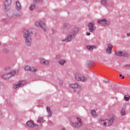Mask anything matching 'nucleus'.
I'll return each instance as SVG.
<instances>
[{
    "label": "nucleus",
    "instance_id": "2",
    "mask_svg": "<svg viewBox=\"0 0 130 130\" xmlns=\"http://www.w3.org/2000/svg\"><path fill=\"white\" fill-rule=\"evenodd\" d=\"M23 38L26 45L30 46L31 45V43H32V38L31 37V35L30 34V32H29V30H28V29L24 30Z\"/></svg>",
    "mask_w": 130,
    "mask_h": 130
},
{
    "label": "nucleus",
    "instance_id": "34",
    "mask_svg": "<svg viewBox=\"0 0 130 130\" xmlns=\"http://www.w3.org/2000/svg\"><path fill=\"white\" fill-rule=\"evenodd\" d=\"M48 123H52V122H51V121H48Z\"/></svg>",
    "mask_w": 130,
    "mask_h": 130
},
{
    "label": "nucleus",
    "instance_id": "4",
    "mask_svg": "<svg viewBox=\"0 0 130 130\" xmlns=\"http://www.w3.org/2000/svg\"><path fill=\"white\" fill-rule=\"evenodd\" d=\"M16 74V70H12L10 72V73L7 74H4L2 76L3 79H10V78H12L13 76H15Z\"/></svg>",
    "mask_w": 130,
    "mask_h": 130
},
{
    "label": "nucleus",
    "instance_id": "20",
    "mask_svg": "<svg viewBox=\"0 0 130 130\" xmlns=\"http://www.w3.org/2000/svg\"><path fill=\"white\" fill-rule=\"evenodd\" d=\"M87 48L88 50H93L94 49L97 48V47L95 46H87Z\"/></svg>",
    "mask_w": 130,
    "mask_h": 130
},
{
    "label": "nucleus",
    "instance_id": "14",
    "mask_svg": "<svg viewBox=\"0 0 130 130\" xmlns=\"http://www.w3.org/2000/svg\"><path fill=\"white\" fill-rule=\"evenodd\" d=\"M36 124L34 123V122L32 120L28 121L26 122V126H29V127H34V126H36Z\"/></svg>",
    "mask_w": 130,
    "mask_h": 130
},
{
    "label": "nucleus",
    "instance_id": "30",
    "mask_svg": "<svg viewBox=\"0 0 130 130\" xmlns=\"http://www.w3.org/2000/svg\"><path fill=\"white\" fill-rule=\"evenodd\" d=\"M59 84H60V85H63V82L62 81V80L59 81Z\"/></svg>",
    "mask_w": 130,
    "mask_h": 130
},
{
    "label": "nucleus",
    "instance_id": "27",
    "mask_svg": "<svg viewBox=\"0 0 130 130\" xmlns=\"http://www.w3.org/2000/svg\"><path fill=\"white\" fill-rule=\"evenodd\" d=\"M34 9H35V6L34 5H31L29 7V10H30V11H33Z\"/></svg>",
    "mask_w": 130,
    "mask_h": 130
},
{
    "label": "nucleus",
    "instance_id": "33",
    "mask_svg": "<svg viewBox=\"0 0 130 130\" xmlns=\"http://www.w3.org/2000/svg\"><path fill=\"white\" fill-rule=\"evenodd\" d=\"M127 36L130 37V33L127 34Z\"/></svg>",
    "mask_w": 130,
    "mask_h": 130
},
{
    "label": "nucleus",
    "instance_id": "31",
    "mask_svg": "<svg viewBox=\"0 0 130 130\" xmlns=\"http://www.w3.org/2000/svg\"><path fill=\"white\" fill-rule=\"evenodd\" d=\"M108 82H109V80L107 79V81H104V83H106V84H107V83H108Z\"/></svg>",
    "mask_w": 130,
    "mask_h": 130
},
{
    "label": "nucleus",
    "instance_id": "10",
    "mask_svg": "<svg viewBox=\"0 0 130 130\" xmlns=\"http://www.w3.org/2000/svg\"><path fill=\"white\" fill-rule=\"evenodd\" d=\"M115 54L116 55H118V56H124L125 57H128L129 56L128 53L120 51H116Z\"/></svg>",
    "mask_w": 130,
    "mask_h": 130
},
{
    "label": "nucleus",
    "instance_id": "29",
    "mask_svg": "<svg viewBox=\"0 0 130 130\" xmlns=\"http://www.w3.org/2000/svg\"><path fill=\"white\" fill-rule=\"evenodd\" d=\"M11 70V67H7L5 68V71H10Z\"/></svg>",
    "mask_w": 130,
    "mask_h": 130
},
{
    "label": "nucleus",
    "instance_id": "21",
    "mask_svg": "<svg viewBox=\"0 0 130 130\" xmlns=\"http://www.w3.org/2000/svg\"><path fill=\"white\" fill-rule=\"evenodd\" d=\"M124 99L125 101H129L130 95L128 94H125L124 96Z\"/></svg>",
    "mask_w": 130,
    "mask_h": 130
},
{
    "label": "nucleus",
    "instance_id": "22",
    "mask_svg": "<svg viewBox=\"0 0 130 130\" xmlns=\"http://www.w3.org/2000/svg\"><path fill=\"white\" fill-rule=\"evenodd\" d=\"M37 121L39 123H43V122H44V119H43V118L42 117H41V118H39L38 120H37Z\"/></svg>",
    "mask_w": 130,
    "mask_h": 130
},
{
    "label": "nucleus",
    "instance_id": "23",
    "mask_svg": "<svg viewBox=\"0 0 130 130\" xmlns=\"http://www.w3.org/2000/svg\"><path fill=\"white\" fill-rule=\"evenodd\" d=\"M58 63H59V64H61L62 66H63V64L66 63V60H64V59L59 60L58 61Z\"/></svg>",
    "mask_w": 130,
    "mask_h": 130
},
{
    "label": "nucleus",
    "instance_id": "35",
    "mask_svg": "<svg viewBox=\"0 0 130 130\" xmlns=\"http://www.w3.org/2000/svg\"><path fill=\"white\" fill-rule=\"evenodd\" d=\"M35 2H37V1H41V2H42V0H34Z\"/></svg>",
    "mask_w": 130,
    "mask_h": 130
},
{
    "label": "nucleus",
    "instance_id": "41",
    "mask_svg": "<svg viewBox=\"0 0 130 130\" xmlns=\"http://www.w3.org/2000/svg\"><path fill=\"white\" fill-rule=\"evenodd\" d=\"M0 45H1V43H0Z\"/></svg>",
    "mask_w": 130,
    "mask_h": 130
},
{
    "label": "nucleus",
    "instance_id": "17",
    "mask_svg": "<svg viewBox=\"0 0 130 130\" xmlns=\"http://www.w3.org/2000/svg\"><path fill=\"white\" fill-rule=\"evenodd\" d=\"M112 48H113V46L111 44L108 45V48L106 49L107 53H111V50H112Z\"/></svg>",
    "mask_w": 130,
    "mask_h": 130
},
{
    "label": "nucleus",
    "instance_id": "11",
    "mask_svg": "<svg viewBox=\"0 0 130 130\" xmlns=\"http://www.w3.org/2000/svg\"><path fill=\"white\" fill-rule=\"evenodd\" d=\"M77 120L78 121V122L73 123V126H74V127H80V126L83 125V123L82 122L81 118L77 117Z\"/></svg>",
    "mask_w": 130,
    "mask_h": 130
},
{
    "label": "nucleus",
    "instance_id": "24",
    "mask_svg": "<svg viewBox=\"0 0 130 130\" xmlns=\"http://www.w3.org/2000/svg\"><path fill=\"white\" fill-rule=\"evenodd\" d=\"M121 115H125V108H123L121 111Z\"/></svg>",
    "mask_w": 130,
    "mask_h": 130
},
{
    "label": "nucleus",
    "instance_id": "16",
    "mask_svg": "<svg viewBox=\"0 0 130 130\" xmlns=\"http://www.w3.org/2000/svg\"><path fill=\"white\" fill-rule=\"evenodd\" d=\"M40 62L43 64H49V60H45L43 58H40Z\"/></svg>",
    "mask_w": 130,
    "mask_h": 130
},
{
    "label": "nucleus",
    "instance_id": "38",
    "mask_svg": "<svg viewBox=\"0 0 130 130\" xmlns=\"http://www.w3.org/2000/svg\"><path fill=\"white\" fill-rule=\"evenodd\" d=\"M122 79H124V76H122Z\"/></svg>",
    "mask_w": 130,
    "mask_h": 130
},
{
    "label": "nucleus",
    "instance_id": "36",
    "mask_svg": "<svg viewBox=\"0 0 130 130\" xmlns=\"http://www.w3.org/2000/svg\"><path fill=\"white\" fill-rule=\"evenodd\" d=\"M119 77H122V75L120 74V75H119Z\"/></svg>",
    "mask_w": 130,
    "mask_h": 130
},
{
    "label": "nucleus",
    "instance_id": "28",
    "mask_svg": "<svg viewBox=\"0 0 130 130\" xmlns=\"http://www.w3.org/2000/svg\"><path fill=\"white\" fill-rule=\"evenodd\" d=\"M61 57V56L60 55H57L56 56V59H59Z\"/></svg>",
    "mask_w": 130,
    "mask_h": 130
},
{
    "label": "nucleus",
    "instance_id": "15",
    "mask_svg": "<svg viewBox=\"0 0 130 130\" xmlns=\"http://www.w3.org/2000/svg\"><path fill=\"white\" fill-rule=\"evenodd\" d=\"M70 88H72V89H80L81 85H79L78 83H74L70 84Z\"/></svg>",
    "mask_w": 130,
    "mask_h": 130
},
{
    "label": "nucleus",
    "instance_id": "9",
    "mask_svg": "<svg viewBox=\"0 0 130 130\" xmlns=\"http://www.w3.org/2000/svg\"><path fill=\"white\" fill-rule=\"evenodd\" d=\"M26 84V81H20L18 83H16L13 85V88L14 89H17L19 87H23Z\"/></svg>",
    "mask_w": 130,
    "mask_h": 130
},
{
    "label": "nucleus",
    "instance_id": "3",
    "mask_svg": "<svg viewBox=\"0 0 130 130\" xmlns=\"http://www.w3.org/2000/svg\"><path fill=\"white\" fill-rule=\"evenodd\" d=\"M114 120V117H112L110 120H101L100 123L101 124H104L105 126H106V125L108 126H110V125L113 123Z\"/></svg>",
    "mask_w": 130,
    "mask_h": 130
},
{
    "label": "nucleus",
    "instance_id": "12",
    "mask_svg": "<svg viewBox=\"0 0 130 130\" xmlns=\"http://www.w3.org/2000/svg\"><path fill=\"white\" fill-rule=\"evenodd\" d=\"M95 23L94 22H90L88 24V27L90 32H94L96 30V28L94 27Z\"/></svg>",
    "mask_w": 130,
    "mask_h": 130
},
{
    "label": "nucleus",
    "instance_id": "19",
    "mask_svg": "<svg viewBox=\"0 0 130 130\" xmlns=\"http://www.w3.org/2000/svg\"><path fill=\"white\" fill-rule=\"evenodd\" d=\"M22 8V6H21V3H20V2H16V10H17V11L20 10Z\"/></svg>",
    "mask_w": 130,
    "mask_h": 130
},
{
    "label": "nucleus",
    "instance_id": "8",
    "mask_svg": "<svg viewBox=\"0 0 130 130\" xmlns=\"http://www.w3.org/2000/svg\"><path fill=\"white\" fill-rule=\"evenodd\" d=\"M98 22L99 24H102V26L104 27H106V26H109V21L106 20V19H102L101 20H98Z\"/></svg>",
    "mask_w": 130,
    "mask_h": 130
},
{
    "label": "nucleus",
    "instance_id": "13",
    "mask_svg": "<svg viewBox=\"0 0 130 130\" xmlns=\"http://www.w3.org/2000/svg\"><path fill=\"white\" fill-rule=\"evenodd\" d=\"M25 71H26L27 72H32V73H34L35 72H37V70L34 68H31L30 67L26 66H25L24 68Z\"/></svg>",
    "mask_w": 130,
    "mask_h": 130
},
{
    "label": "nucleus",
    "instance_id": "26",
    "mask_svg": "<svg viewBox=\"0 0 130 130\" xmlns=\"http://www.w3.org/2000/svg\"><path fill=\"white\" fill-rule=\"evenodd\" d=\"M47 112L49 113V116H51V112H50V108L47 107Z\"/></svg>",
    "mask_w": 130,
    "mask_h": 130
},
{
    "label": "nucleus",
    "instance_id": "5",
    "mask_svg": "<svg viewBox=\"0 0 130 130\" xmlns=\"http://www.w3.org/2000/svg\"><path fill=\"white\" fill-rule=\"evenodd\" d=\"M12 5V0H6L4 3V11L8 12L11 10V5Z\"/></svg>",
    "mask_w": 130,
    "mask_h": 130
},
{
    "label": "nucleus",
    "instance_id": "6",
    "mask_svg": "<svg viewBox=\"0 0 130 130\" xmlns=\"http://www.w3.org/2000/svg\"><path fill=\"white\" fill-rule=\"evenodd\" d=\"M75 79L77 81L81 82H86L87 79L85 76H83L81 73H77L75 74Z\"/></svg>",
    "mask_w": 130,
    "mask_h": 130
},
{
    "label": "nucleus",
    "instance_id": "32",
    "mask_svg": "<svg viewBox=\"0 0 130 130\" xmlns=\"http://www.w3.org/2000/svg\"><path fill=\"white\" fill-rule=\"evenodd\" d=\"M86 35H87V36H89V35H91V34L90 32H86Z\"/></svg>",
    "mask_w": 130,
    "mask_h": 130
},
{
    "label": "nucleus",
    "instance_id": "7",
    "mask_svg": "<svg viewBox=\"0 0 130 130\" xmlns=\"http://www.w3.org/2000/svg\"><path fill=\"white\" fill-rule=\"evenodd\" d=\"M36 25L37 26V27H40V28H42L44 31H46V28H45V23L43 22V21L41 20L39 21H37L35 23Z\"/></svg>",
    "mask_w": 130,
    "mask_h": 130
},
{
    "label": "nucleus",
    "instance_id": "1",
    "mask_svg": "<svg viewBox=\"0 0 130 130\" xmlns=\"http://www.w3.org/2000/svg\"><path fill=\"white\" fill-rule=\"evenodd\" d=\"M80 29L78 27H73L72 29V32H71L68 37L65 39L62 40V42H69L72 40V38L73 37H75L78 33H79V31Z\"/></svg>",
    "mask_w": 130,
    "mask_h": 130
},
{
    "label": "nucleus",
    "instance_id": "18",
    "mask_svg": "<svg viewBox=\"0 0 130 130\" xmlns=\"http://www.w3.org/2000/svg\"><path fill=\"white\" fill-rule=\"evenodd\" d=\"M101 4L103 6H105V7H108V6H109L108 4V1H107V0H102Z\"/></svg>",
    "mask_w": 130,
    "mask_h": 130
},
{
    "label": "nucleus",
    "instance_id": "40",
    "mask_svg": "<svg viewBox=\"0 0 130 130\" xmlns=\"http://www.w3.org/2000/svg\"><path fill=\"white\" fill-rule=\"evenodd\" d=\"M62 130H66V129H64V128H63V129H62Z\"/></svg>",
    "mask_w": 130,
    "mask_h": 130
},
{
    "label": "nucleus",
    "instance_id": "25",
    "mask_svg": "<svg viewBox=\"0 0 130 130\" xmlns=\"http://www.w3.org/2000/svg\"><path fill=\"white\" fill-rule=\"evenodd\" d=\"M91 115L92 116H94V117L97 116V115L96 114V111H95L94 110H91Z\"/></svg>",
    "mask_w": 130,
    "mask_h": 130
},
{
    "label": "nucleus",
    "instance_id": "37",
    "mask_svg": "<svg viewBox=\"0 0 130 130\" xmlns=\"http://www.w3.org/2000/svg\"><path fill=\"white\" fill-rule=\"evenodd\" d=\"M83 2H87V1H88V0H83Z\"/></svg>",
    "mask_w": 130,
    "mask_h": 130
},
{
    "label": "nucleus",
    "instance_id": "39",
    "mask_svg": "<svg viewBox=\"0 0 130 130\" xmlns=\"http://www.w3.org/2000/svg\"><path fill=\"white\" fill-rule=\"evenodd\" d=\"M1 114H2V112L0 111V115H1Z\"/></svg>",
    "mask_w": 130,
    "mask_h": 130
}]
</instances>
